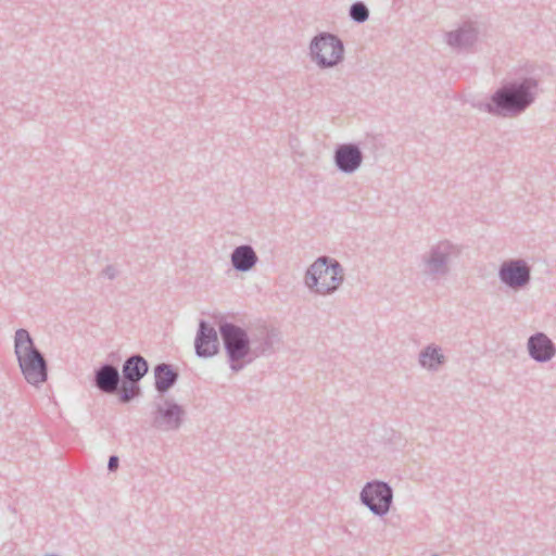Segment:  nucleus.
Returning a JSON list of instances; mask_svg holds the SVG:
<instances>
[{
    "label": "nucleus",
    "instance_id": "nucleus-7",
    "mask_svg": "<svg viewBox=\"0 0 556 556\" xmlns=\"http://www.w3.org/2000/svg\"><path fill=\"white\" fill-rule=\"evenodd\" d=\"M186 417L185 408L170 397L159 396L153 402L150 425L161 432L177 431Z\"/></svg>",
    "mask_w": 556,
    "mask_h": 556
},
{
    "label": "nucleus",
    "instance_id": "nucleus-5",
    "mask_svg": "<svg viewBox=\"0 0 556 556\" xmlns=\"http://www.w3.org/2000/svg\"><path fill=\"white\" fill-rule=\"evenodd\" d=\"M462 254V248L447 240L432 244L421 256L424 274L431 279L442 278L451 273L453 262Z\"/></svg>",
    "mask_w": 556,
    "mask_h": 556
},
{
    "label": "nucleus",
    "instance_id": "nucleus-12",
    "mask_svg": "<svg viewBox=\"0 0 556 556\" xmlns=\"http://www.w3.org/2000/svg\"><path fill=\"white\" fill-rule=\"evenodd\" d=\"M122 376L118 368L110 363H103L93 371L92 386L104 394H116Z\"/></svg>",
    "mask_w": 556,
    "mask_h": 556
},
{
    "label": "nucleus",
    "instance_id": "nucleus-2",
    "mask_svg": "<svg viewBox=\"0 0 556 556\" xmlns=\"http://www.w3.org/2000/svg\"><path fill=\"white\" fill-rule=\"evenodd\" d=\"M14 354L21 372L29 384L38 387L47 381L48 363L43 354L36 348L28 330L24 328L15 331Z\"/></svg>",
    "mask_w": 556,
    "mask_h": 556
},
{
    "label": "nucleus",
    "instance_id": "nucleus-10",
    "mask_svg": "<svg viewBox=\"0 0 556 556\" xmlns=\"http://www.w3.org/2000/svg\"><path fill=\"white\" fill-rule=\"evenodd\" d=\"M363 161L364 154L356 143H342L334 149L333 163L342 174H354L362 166Z\"/></svg>",
    "mask_w": 556,
    "mask_h": 556
},
{
    "label": "nucleus",
    "instance_id": "nucleus-15",
    "mask_svg": "<svg viewBox=\"0 0 556 556\" xmlns=\"http://www.w3.org/2000/svg\"><path fill=\"white\" fill-rule=\"evenodd\" d=\"M529 356L538 363H547L556 355L555 343L544 332H536L527 342Z\"/></svg>",
    "mask_w": 556,
    "mask_h": 556
},
{
    "label": "nucleus",
    "instance_id": "nucleus-6",
    "mask_svg": "<svg viewBox=\"0 0 556 556\" xmlns=\"http://www.w3.org/2000/svg\"><path fill=\"white\" fill-rule=\"evenodd\" d=\"M309 58L321 70L334 67L344 59L343 41L334 34L321 31L309 42Z\"/></svg>",
    "mask_w": 556,
    "mask_h": 556
},
{
    "label": "nucleus",
    "instance_id": "nucleus-11",
    "mask_svg": "<svg viewBox=\"0 0 556 556\" xmlns=\"http://www.w3.org/2000/svg\"><path fill=\"white\" fill-rule=\"evenodd\" d=\"M478 28L471 22L463 23L444 36L446 45L457 52H468L478 41Z\"/></svg>",
    "mask_w": 556,
    "mask_h": 556
},
{
    "label": "nucleus",
    "instance_id": "nucleus-1",
    "mask_svg": "<svg viewBox=\"0 0 556 556\" xmlns=\"http://www.w3.org/2000/svg\"><path fill=\"white\" fill-rule=\"evenodd\" d=\"M540 81L535 75L518 76L502 84L489 102H479L473 106L496 117H518L535 102L541 92Z\"/></svg>",
    "mask_w": 556,
    "mask_h": 556
},
{
    "label": "nucleus",
    "instance_id": "nucleus-8",
    "mask_svg": "<svg viewBox=\"0 0 556 556\" xmlns=\"http://www.w3.org/2000/svg\"><path fill=\"white\" fill-rule=\"evenodd\" d=\"M359 500L374 515L383 517L392 506L393 490L388 482L372 480L363 486Z\"/></svg>",
    "mask_w": 556,
    "mask_h": 556
},
{
    "label": "nucleus",
    "instance_id": "nucleus-4",
    "mask_svg": "<svg viewBox=\"0 0 556 556\" xmlns=\"http://www.w3.org/2000/svg\"><path fill=\"white\" fill-rule=\"evenodd\" d=\"M219 333L230 369L235 372L242 370L251 357V341L248 332L236 324L224 321L219 324Z\"/></svg>",
    "mask_w": 556,
    "mask_h": 556
},
{
    "label": "nucleus",
    "instance_id": "nucleus-20",
    "mask_svg": "<svg viewBox=\"0 0 556 556\" xmlns=\"http://www.w3.org/2000/svg\"><path fill=\"white\" fill-rule=\"evenodd\" d=\"M117 393L119 402L123 404H127L140 394L139 383L125 384L124 380H122Z\"/></svg>",
    "mask_w": 556,
    "mask_h": 556
},
{
    "label": "nucleus",
    "instance_id": "nucleus-18",
    "mask_svg": "<svg viewBox=\"0 0 556 556\" xmlns=\"http://www.w3.org/2000/svg\"><path fill=\"white\" fill-rule=\"evenodd\" d=\"M445 363L442 348L434 343L426 345L418 354L419 366L430 372H438Z\"/></svg>",
    "mask_w": 556,
    "mask_h": 556
},
{
    "label": "nucleus",
    "instance_id": "nucleus-19",
    "mask_svg": "<svg viewBox=\"0 0 556 556\" xmlns=\"http://www.w3.org/2000/svg\"><path fill=\"white\" fill-rule=\"evenodd\" d=\"M231 266L235 270L250 271L258 262V256L250 244L236 247L230 254Z\"/></svg>",
    "mask_w": 556,
    "mask_h": 556
},
{
    "label": "nucleus",
    "instance_id": "nucleus-22",
    "mask_svg": "<svg viewBox=\"0 0 556 556\" xmlns=\"http://www.w3.org/2000/svg\"><path fill=\"white\" fill-rule=\"evenodd\" d=\"M117 274L118 271L113 265H106L102 270V275L110 280L115 279L117 277Z\"/></svg>",
    "mask_w": 556,
    "mask_h": 556
},
{
    "label": "nucleus",
    "instance_id": "nucleus-17",
    "mask_svg": "<svg viewBox=\"0 0 556 556\" xmlns=\"http://www.w3.org/2000/svg\"><path fill=\"white\" fill-rule=\"evenodd\" d=\"M154 388L159 396H164L178 381L179 372L172 364L160 363L154 366Z\"/></svg>",
    "mask_w": 556,
    "mask_h": 556
},
{
    "label": "nucleus",
    "instance_id": "nucleus-23",
    "mask_svg": "<svg viewBox=\"0 0 556 556\" xmlns=\"http://www.w3.org/2000/svg\"><path fill=\"white\" fill-rule=\"evenodd\" d=\"M119 465V458L116 455H111L108 462L109 471H116Z\"/></svg>",
    "mask_w": 556,
    "mask_h": 556
},
{
    "label": "nucleus",
    "instance_id": "nucleus-16",
    "mask_svg": "<svg viewBox=\"0 0 556 556\" xmlns=\"http://www.w3.org/2000/svg\"><path fill=\"white\" fill-rule=\"evenodd\" d=\"M148 371V361L140 354H132L123 364L122 380H124L125 384H138Z\"/></svg>",
    "mask_w": 556,
    "mask_h": 556
},
{
    "label": "nucleus",
    "instance_id": "nucleus-21",
    "mask_svg": "<svg viewBox=\"0 0 556 556\" xmlns=\"http://www.w3.org/2000/svg\"><path fill=\"white\" fill-rule=\"evenodd\" d=\"M349 15L355 23L362 24L369 17V10L364 2L357 1L350 7Z\"/></svg>",
    "mask_w": 556,
    "mask_h": 556
},
{
    "label": "nucleus",
    "instance_id": "nucleus-13",
    "mask_svg": "<svg viewBox=\"0 0 556 556\" xmlns=\"http://www.w3.org/2000/svg\"><path fill=\"white\" fill-rule=\"evenodd\" d=\"M194 349L197 356L201 358L212 357L218 353L217 332L214 327L203 319L199 321Z\"/></svg>",
    "mask_w": 556,
    "mask_h": 556
},
{
    "label": "nucleus",
    "instance_id": "nucleus-9",
    "mask_svg": "<svg viewBox=\"0 0 556 556\" xmlns=\"http://www.w3.org/2000/svg\"><path fill=\"white\" fill-rule=\"evenodd\" d=\"M532 267L523 258H509L498 268V279L507 288L519 291L531 282Z\"/></svg>",
    "mask_w": 556,
    "mask_h": 556
},
{
    "label": "nucleus",
    "instance_id": "nucleus-3",
    "mask_svg": "<svg viewBox=\"0 0 556 556\" xmlns=\"http://www.w3.org/2000/svg\"><path fill=\"white\" fill-rule=\"evenodd\" d=\"M344 280V269L339 261L329 256L318 257L305 271L304 283L311 292L327 295L336 292Z\"/></svg>",
    "mask_w": 556,
    "mask_h": 556
},
{
    "label": "nucleus",
    "instance_id": "nucleus-14",
    "mask_svg": "<svg viewBox=\"0 0 556 556\" xmlns=\"http://www.w3.org/2000/svg\"><path fill=\"white\" fill-rule=\"evenodd\" d=\"M280 334L275 329L263 328L257 334L250 338L251 341V357L248 363L261 356H267L276 351V345L280 343Z\"/></svg>",
    "mask_w": 556,
    "mask_h": 556
}]
</instances>
